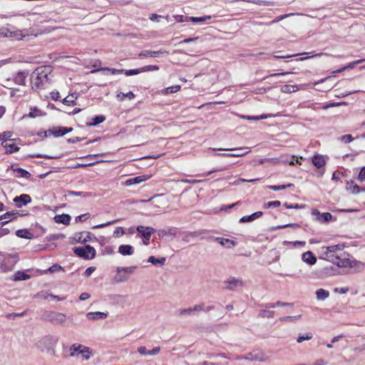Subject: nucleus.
Returning <instances> with one entry per match:
<instances>
[{
	"label": "nucleus",
	"instance_id": "obj_64",
	"mask_svg": "<svg viewBox=\"0 0 365 365\" xmlns=\"http://www.w3.org/2000/svg\"><path fill=\"white\" fill-rule=\"evenodd\" d=\"M138 351L140 354L143 356H148V351L145 346H140L138 348Z\"/></svg>",
	"mask_w": 365,
	"mask_h": 365
},
{
	"label": "nucleus",
	"instance_id": "obj_55",
	"mask_svg": "<svg viewBox=\"0 0 365 365\" xmlns=\"http://www.w3.org/2000/svg\"><path fill=\"white\" fill-rule=\"evenodd\" d=\"M191 309H192V313L193 312H200V311L205 310V304L204 303H201L200 304H196L194 307H191Z\"/></svg>",
	"mask_w": 365,
	"mask_h": 365
},
{
	"label": "nucleus",
	"instance_id": "obj_23",
	"mask_svg": "<svg viewBox=\"0 0 365 365\" xmlns=\"http://www.w3.org/2000/svg\"><path fill=\"white\" fill-rule=\"evenodd\" d=\"M118 252L123 255H132L134 253V247L130 245H122L118 247Z\"/></svg>",
	"mask_w": 365,
	"mask_h": 365
},
{
	"label": "nucleus",
	"instance_id": "obj_59",
	"mask_svg": "<svg viewBox=\"0 0 365 365\" xmlns=\"http://www.w3.org/2000/svg\"><path fill=\"white\" fill-rule=\"evenodd\" d=\"M294 14H284V15H282V16H279L277 17H276L272 22L271 24H273V23H277L284 19H286L287 17H289V16H293Z\"/></svg>",
	"mask_w": 365,
	"mask_h": 365
},
{
	"label": "nucleus",
	"instance_id": "obj_53",
	"mask_svg": "<svg viewBox=\"0 0 365 365\" xmlns=\"http://www.w3.org/2000/svg\"><path fill=\"white\" fill-rule=\"evenodd\" d=\"M118 221H119V219L114 220H112V221L107 222L106 223H103V224L95 225V226L93 227V229L103 228V227H107L108 225H113V224H115V222H117Z\"/></svg>",
	"mask_w": 365,
	"mask_h": 365
},
{
	"label": "nucleus",
	"instance_id": "obj_44",
	"mask_svg": "<svg viewBox=\"0 0 365 365\" xmlns=\"http://www.w3.org/2000/svg\"><path fill=\"white\" fill-rule=\"evenodd\" d=\"M269 116H271V115L262 114L261 115H255V116H254V115H242L241 117L244 119L258 120L266 119Z\"/></svg>",
	"mask_w": 365,
	"mask_h": 365
},
{
	"label": "nucleus",
	"instance_id": "obj_37",
	"mask_svg": "<svg viewBox=\"0 0 365 365\" xmlns=\"http://www.w3.org/2000/svg\"><path fill=\"white\" fill-rule=\"evenodd\" d=\"M180 89V86L176 85V86H170V87L163 89L161 93L163 94L168 95V94L176 93Z\"/></svg>",
	"mask_w": 365,
	"mask_h": 365
},
{
	"label": "nucleus",
	"instance_id": "obj_9",
	"mask_svg": "<svg viewBox=\"0 0 365 365\" xmlns=\"http://www.w3.org/2000/svg\"><path fill=\"white\" fill-rule=\"evenodd\" d=\"M72 131L71 128L53 126L48 129V135L56 138L61 137Z\"/></svg>",
	"mask_w": 365,
	"mask_h": 365
},
{
	"label": "nucleus",
	"instance_id": "obj_41",
	"mask_svg": "<svg viewBox=\"0 0 365 365\" xmlns=\"http://www.w3.org/2000/svg\"><path fill=\"white\" fill-rule=\"evenodd\" d=\"M137 268L136 266H130V267H118L116 271L117 272H125V274H131L134 272V270Z\"/></svg>",
	"mask_w": 365,
	"mask_h": 365
},
{
	"label": "nucleus",
	"instance_id": "obj_17",
	"mask_svg": "<svg viewBox=\"0 0 365 365\" xmlns=\"http://www.w3.org/2000/svg\"><path fill=\"white\" fill-rule=\"evenodd\" d=\"M312 163L313 165L319 169H322L324 168L326 164V160L324 155L316 154L312 157Z\"/></svg>",
	"mask_w": 365,
	"mask_h": 365
},
{
	"label": "nucleus",
	"instance_id": "obj_16",
	"mask_svg": "<svg viewBox=\"0 0 365 365\" xmlns=\"http://www.w3.org/2000/svg\"><path fill=\"white\" fill-rule=\"evenodd\" d=\"M150 176L148 175H139L133 178L128 179L125 181L124 185L126 186H130L133 185L140 184L148 180Z\"/></svg>",
	"mask_w": 365,
	"mask_h": 365
},
{
	"label": "nucleus",
	"instance_id": "obj_30",
	"mask_svg": "<svg viewBox=\"0 0 365 365\" xmlns=\"http://www.w3.org/2000/svg\"><path fill=\"white\" fill-rule=\"evenodd\" d=\"M216 150V148L213 149ZM218 150H235L237 153H233L232 154H244L245 155L248 153L250 152V149L249 148H219Z\"/></svg>",
	"mask_w": 365,
	"mask_h": 365
},
{
	"label": "nucleus",
	"instance_id": "obj_12",
	"mask_svg": "<svg viewBox=\"0 0 365 365\" xmlns=\"http://www.w3.org/2000/svg\"><path fill=\"white\" fill-rule=\"evenodd\" d=\"M245 359L251 361H266L267 357L264 352L261 351H255L247 354Z\"/></svg>",
	"mask_w": 365,
	"mask_h": 365
},
{
	"label": "nucleus",
	"instance_id": "obj_15",
	"mask_svg": "<svg viewBox=\"0 0 365 365\" xmlns=\"http://www.w3.org/2000/svg\"><path fill=\"white\" fill-rule=\"evenodd\" d=\"M168 54V51L160 49L159 51H143L139 53V58H143L145 57H157L159 54Z\"/></svg>",
	"mask_w": 365,
	"mask_h": 365
},
{
	"label": "nucleus",
	"instance_id": "obj_61",
	"mask_svg": "<svg viewBox=\"0 0 365 365\" xmlns=\"http://www.w3.org/2000/svg\"><path fill=\"white\" fill-rule=\"evenodd\" d=\"M192 314L191 307L187 308V309H181L179 310V315H190Z\"/></svg>",
	"mask_w": 365,
	"mask_h": 365
},
{
	"label": "nucleus",
	"instance_id": "obj_8",
	"mask_svg": "<svg viewBox=\"0 0 365 365\" xmlns=\"http://www.w3.org/2000/svg\"><path fill=\"white\" fill-rule=\"evenodd\" d=\"M58 339L55 336H46L43 337L37 344L38 347H45L47 350H53V346H56Z\"/></svg>",
	"mask_w": 365,
	"mask_h": 365
},
{
	"label": "nucleus",
	"instance_id": "obj_21",
	"mask_svg": "<svg viewBox=\"0 0 365 365\" xmlns=\"http://www.w3.org/2000/svg\"><path fill=\"white\" fill-rule=\"evenodd\" d=\"M262 214H263L262 212L258 211V212H255L252 213L250 215L243 216L242 217H241L240 219V222L245 223V222H252V221L255 220L256 219H258L259 217H260L262 215Z\"/></svg>",
	"mask_w": 365,
	"mask_h": 365
},
{
	"label": "nucleus",
	"instance_id": "obj_25",
	"mask_svg": "<svg viewBox=\"0 0 365 365\" xmlns=\"http://www.w3.org/2000/svg\"><path fill=\"white\" fill-rule=\"evenodd\" d=\"M346 190L351 194L356 195L361 192V187L354 180L348 181L346 186Z\"/></svg>",
	"mask_w": 365,
	"mask_h": 365
},
{
	"label": "nucleus",
	"instance_id": "obj_54",
	"mask_svg": "<svg viewBox=\"0 0 365 365\" xmlns=\"http://www.w3.org/2000/svg\"><path fill=\"white\" fill-rule=\"evenodd\" d=\"M354 140V138L350 134L344 135L340 138V140L344 143H349Z\"/></svg>",
	"mask_w": 365,
	"mask_h": 365
},
{
	"label": "nucleus",
	"instance_id": "obj_14",
	"mask_svg": "<svg viewBox=\"0 0 365 365\" xmlns=\"http://www.w3.org/2000/svg\"><path fill=\"white\" fill-rule=\"evenodd\" d=\"M14 202H16L17 207L21 208L24 205H26L28 203L31 202V198L30 195L27 194H22L19 196H16L14 199Z\"/></svg>",
	"mask_w": 365,
	"mask_h": 365
},
{
	"label": "nucleus",
	"instance_id": "obj_13",
	"mask_svg": "<svg viewBox=\"0 0 365 365\" xmlns=\"http://www.w3.org/2000/svg\"><path fill=\"white\" fill-rule=\"evenodd\" d=\"M2 146L6 149V153L17 152L19 148L14 143V139L5 140L1 143Z\"/></svg>",
	"mask_w": 365,
	"mask_h": 365
},
{
	"label": "nucleus",
	"instance_id": "obj_57",
	"mask_svg": "<svg viewBox=\"0 0 365 365\" xmlns=\"http://www.w3.org/2000/svg\"><path fill=\"white\" fill-rule=\"evenodd\" d=\"M62 269H63V268L61 265H59L58 264H54L48 269V271L53 273V272H58V271H60Z\"/></svg>",
	"mask_w": 365,
	"mask_h": 365
},
{
	"label": "nucleus",
	"instance_id": "obj_18",
	"mask_svg": "<svg viewBox=\"0 0 365 365\" xmlns=\"http://www.w3.org/2000/svg\"><path fill=\"white\" fill-rule=\"evenodd\" d=\"M108 317L107 312H88L86 314V317L89 320L95 321L98 319H103Z\"/></svg>",
	"mask_w": 365,
	"mask_h": 365
},
{
	"label": "nucleus",
	"instance_id": "obj_29",
	"mask_svg": "<svg viewBox=\"0 0 365 365\" xmlns=\"http://www.w3.org/2000/svg\"><path fill=\"white\" fill-rule=\"evenodd\" d=\"M365 61V59H359V60H357V61H352L351 63H349L348 65L341 68L340 69H338L336 71H334L332 73H341L344 71H345L346 69H352L354 68L357 64H359L362 62H364Z\"/></svg>",
	"mask_w": 365,
	"mask_h": 365
},
{
	"label": "nucleus",
	"instance_id": "obj_50",
	"mask_svg": "<svg viewBox=\"0 0 365 365\" xmlns=\"http://www.w3.org/2000/svg\"><path fill=\"white\" fill-rule=\"evenodd\" d=\"M159 66L157 65H148L145 66L143 67H141V71L143 72H148V71H158Z\"/></svg>",
	"mask_w": 365,
	"mask_h": 365
},
{
	"label": "nucleus",
	"instance_id": "obj_24",
	"mask_svg": "<svg viewBox=\"0 0 365 365\" xmlns=\"http://www.w3.org/2000/svg\"><path fill=\"white\" fill-rule=\"evenodd\" d=\"M82 350L87 351V346L78 344H74L70 347V356H77L78 354H80Z\"/></svg>",
	"mask_w": 365,
	"mask_h": 365
},
{
	"label": "nucleus",
	"instance_id": "obj_47",
	"mask_svg": "<svg viewBox=\"0 0 365 365\" xmlns=\"http://www.w3.org/2000/svg\"><path fill=\"white\" fill-rule=\"evenodd\" d=\"M293 185H294L291 184V183L287 184V185H270L268 187V188L272 190L278 191V190H284L287 187H290Z\"/></svg>",
	"mask_w": 365,
	"mask_h": 365
},
{
	"label": "nucleus",
	"instance_id": "obj_33",
	"mask_svg": "<svg viewBox=\"0 0 365 365\" xmlns=\"http://www.w3.org/2000/svg\"><path fill=\"white\" fill-rule=\"evenodd\" d=\"M16 235L17 237L24 239H31V237H33V235L28 230L26 229L18 230L16 232Z\"/></svg>",
	"mask_w": 365,
	"mask_h": 365
},
{
	"label": "nucleus",
	"instance_id": "obj_5",
	"mask_svg": "<svg viewBox=\"0 0 365 365\" xmlns=\"http://www.w3.org/2000/svg\"><path fill=\"white\" fill-rule=\"evenodd\" d=\"M23 32L19 29L11 30L6 27H1L0 28V38L9 37L20 40L26 36Z\"/></svg>",
	"mask_w": 365,
	"mask_h": 365
},
{
	"label": "nucleus",
	"instance_id": "obj_52",
	"mask_svg": "<svg viewBox=\"0 0 365 365\" xmlns=\"http://www.w3.org/2000/svg\"><path fill=\"white\" fill-rule=\"evenodd\" d=\"M125 234V231L122 227H118L114 230L113 236L115 238H118Z\"/></svg>",
	"mask_w": 365,
	"mask_h": 365
},
{
	"label": "nucleus",
	"instance_id": "obj_40",
	"mask_svg": "<svg viewBox=\"0 0 365 365\" xmlns=\"http://www.w3.org/2000/svg\"><path fill=\"white\" fill-rule=\"evenodd\" d=\"M106 120L103 115H97L92 119V122L88 123L91 126H96L98 124L103 123Z\"/></svg>",
	"mask_w": 365,
	"mask_h": 365
},
{
	"label": "nucleus",
	"instance_id": "obj_3",
	"mask_svg": "<svg viewBox=\"0 0 365 365\" xmlns=\"http://www.w3.org/2000/svg\"><path fill=\"white\" fill-rule=\"evenodd\" d=\"M75 255L83 259H92L96 257V252L91 245L76 247L73 249Z\"/></svg>",
	"mask_w": 365,
	"mask_h": 365
},
{
	"label": "nucleus",
	"instance_id": "obj_11",
	"mask_svg": "<svg viewBox=\"0 0 365 365\" xmlns=\"http://www.w3.org/2000/svg\"><path fill=\"white\" fill-rule=\"evenodd\" d=\"M136 230L141 235V237L145 240L149 241L150 236L155 232V229L150 227H145L143 225H139L136 227Z\"/></svg>",
	"mask_w": 365,
	"mask_h": 365
},
{
	"label": "nucleus",
	"instance_id": "obj_35",
	"mask_svg": "<svg viewBox=\"0 0 365 365\" xmlns=\"http://www.w3.org/2000/svg\"><path fill=\"white\" fill-rule=\"evenodd\" d=\"M207 232L206 230H200L195 232H190V235H192L194 238L199 237L200 240L207 239L205 234Z\"/></svg>",
	"mask_w": 365,
	"mask_h": 365
},
{
	"label": "nucleus",
	"instance_id": "obj_10",
	"mask_svg": "<svg viewBox=\"0 0 365 365\" xmlns=\"http://www.w3.org/2000/svg\"><path fill=\"white\" fill-rule=\"evenodd\" d=\"M312 215L316 217V220L321 223L328 222L332 217V215L329 212H323L321 214L317 209H314L312 211Z\"/></svg>",
	"mask_w": 365,
	"mask_h": 365
},
{
	"label": "nucleus",
	"instance_id": "obj_43",
	"mask_svg": "<svg viewBox=\"0 0 365 365\" xmlns=\"http://www.w3.org/2000/svg\"><path fill=\"white\" fill-rule=\"evenodd\" d=\"M210 19H211V16H204L202 17L190 16V17H189V21H192V22L196 24V23L204 22L207 20H210Z\"/></svg>",
	"mask_w": 365,
	"mask_h": 365
},
{
	"label": "nucleus",
	"instance_id": "obj_38",
	"mask_svg": "<svg viewBox=\"0 0 365 365\" xmlns=\"http://www.w3.org/2000/svg\"><path fill=\"white\" fill-rule=\"evenodd\" d=\"M92 195L90 192H76V191H68L67 196L69 197H91Z\"/></svg>",
	"mask_w": 365,
	"mask_h": 365
},
{
	"label": "nucleus",
	"instance_id": "obj_2",
	"mask_svg": "<svg viewBox=\"0 0 365 365\" xmlns=\"http://www.w3.org/2000/svg\"><path fill=\"white\" fill-rule=\"evenodd\" d=\"M50 71V67L41 66L37 68L31 76L32 88L35 90L45 89L46 86L49 83L48 76Z\"/></svg>",
	"mask_w": 365,
	"mask_h": 365
},
{
	"label": "nucleus",
	"instance_id": "obj_48",
	"mask_svg": "<svg viewBox=\"0 0 365 365\" xmlns=\"http://www.w3.org/2000/svg\"><path fill=\"white\" fill-rule=\"evenodd\" d=\"M313 337V334L311 332L307 333L306 334H299L297 341L298 343H302L304 340H310Z\"/></svg>",
	"mask_w": 365,
	"mask_h": 365
},
{
	"label": "nucleus",
	"instance_id": "obj_6",
	"mask_svg": "<svg viewBox=\"0 0 365 365\" xmlns=\"http://www.w3.org/2000/svg\"><path fill=\"white\" fill-rule=\"evenodd\" d=\"M73 239L76 242L86 243L88 241H97V237L91 232L84 231L76 233Z\"/></svg>",
	"mask_w": 365,
	"mask_h": 365
},
{
	"label": "nucleus",
	"instance_id": "obj_49",
	"mask_svg": "<svg viewBox=\"0 0 365 365\" xmlns=\"http://www.w3.org/2000/svg\"><path fill=\"white\" fill-rule=\"evenodd\" d=\"M41 115H43V112L37 108H31L30 113H29V116L30 118H36Z\"/></svg>",
	"mask_w": 365,
	"mask_h": 365
},
{
	"label": "nucleus",
	"instance_id": "obj_51",
	"mask_svg": "<svg viewBox=\"0 0 365 365\" xmlns=\"http://www.w3.org/2000/svg\"><path fill=\"white\" fill-rule=\"evenodd\" d=\"M142 73L141 68H135V69H129V70H125L123 73L126 76H133L137 75Z\"/></svg>",
	"mask_w": 365,
	"mask_h": 365
},
{
	"label": "nucleus",
	"instance_id": "obj_45",
	"mask_svg": "<svg viewBox=\"0 0 365 365\" xmlns=\"http://www.w3.org/2000/svg\"><path fill=\"white\" fill-rule=\"evenodd\" d=\"M268 309H262L259 313V316L261 317L272 318L274 315V311L267 310Z\"/></svg>",
	"mask_w": 365,
	"mask_h": 365
},
{
	"label": "nucleus",
	"instance_id": "obj_31",
	"mask_svg": "<svg viewBox=\"0 0 365 365\" xmlns=\"http://www.w3.org/2000/svg\"><path fill=\"white\" fill-rule=\"evenodd\" d=\"M316 296L318 300L323 301L329 297V292L321 288L316 291Z\"/></svg>",
	"mask_w": 365,
	"mask_h": 365
},
{
	"label": "nucleus",
	"instance_id": "obj_60",
	"mask_svg": "<svg viewBox=\"0 0 365 365\" xmlns=\"http://www.w3.org/2000/svg\"><path fill=\"white\" fill-rule=\"evenodd\" d=\"M90 217L89 213H86L83 215H78L76 217V222H84Z\"/></svg>",
	"mask_w": 365,
	"mask_h": 365
},
{
	"label": "nucleus",
	"instance_id": "obj_62",
	"mask_svg": "<svg viewBox=\"0 0 365 365\" xmlns=\"http://www.w3.org/2000/svg\"><path fill=\"white\" fill-rule=\"evenodd\" d=\"M284 205L287 209H299L302 207V206L299 204H289L287 202H285Z\"/></svg>",
	"mask_w": 365,
	"mask_h": 365
},
{
	"label": "nucleus",
	"instance_id": "obj_26",
	"mask_svg": "<svg viewBox=\"0 0 365 365\" xmlns=\"http://www.w3.org/2000/svg\"><path fill=\"white\" fill-rule=\"evenodd\" d=\"M27 73L23 71H19L14 78V81L20 86H24Z\"/></svg>",
	"mask_w": 365,
	"mask_h": 365
},
{
	"label": "nucleus",
	"instance_id": "obj_28",
	"mask_svg": "<svg viewBox=\"0 0 365 365\" xmlns=\"http://www.w3.org/2000/svg\"><path fill=\"white\" fill-rule=\"evenodd\" d=\"M78 98V95L76 93H72L67 96L66 98L63 99V103L66 106H75L76 105V101Z\"/></svg>",
	"mask_w": 365,
	"mask_h": 365
},
{
	"label": "nucleus",
	"instance_id": "obj_56",
	"mask_svg": "<svg viewBox=\"0 0 365 365\" xmlns=\"http://www.w3.org/2000/svg\"><path fill=\"white\" fill-rule=\"evenodd\" d=\"M80 354H81L83 360H88L91 357L90 349L88 347H87V351L82 350V351L80 353Z\"/></svg>",
	"mask_w": 365,
	"mask_h": 365
},
{
	"label": "nucleus",
	"instance_id": "obj_42",
	"mask_svg": "<svg viewBox=\"0 0 365 365\" xmlns=\"http://www.w3.org/2000/svg\"><path fill=\"white\" fill-rule=\"evenodd\" d=\"M148 262L153 264H156L159 263L161 265H163L165 264V257L155 258L154 256H150L148 257Z\"/></svg>",
	"mask_w": 365,
	"mask_h": 365
},
{
	"label": "nucleus",
	"instance_id": "obj_46",
	"mask_svg": "<svg viewBox=\"0 0 365 365\" xmlns=\"http://www.w3.org/2000/svg\"><path fill=\"white\" fill-rule=\"evenodd\" d=\"M128 279V277L125 274L117 273L114 277V280L117 283L123 282Z\"/></svg>",
	"mask_w": 365,
	"mask_h": 365
},
{
	"label": "nucleus",
	"instance_id": "obj_22",
	"mask_svg": "<svg viewBox=\"0 0 365 365\" xmlns=\"http://www.w3.org/2000/svg\"><path fill=\"white\" fill-rule=\"evenodd\" d=\"M11 169L13 170L14 173H15V177L16 178H22L25 179H29L31 177V173H29L27 170L21 168H14L11 167Z\"/></svg>",
	"mask_w": 365,
	"mask_h": 365
},
{
	"label": "nucleus",
	"instance_id": "obj_27",
	"mask_svg": "<svg viewBox=\"0 0 365 365\" xmlns=\"http://www.w3.org/2000/svg\"><path fill=\"white\" fill-rule=\"evenodd\" d=\"M55 222L57 223H62L63 225H69L71 222V216L67 214H62L56 215L54 217Z\"/></svg>",
	"mask_w": 365,
	"mask_h": 365
},
{
	"label": "nucleus",
	"instance_id": "obj_7",
	"mask_svg": "<svg viewBox=\"0 0 365 365\" xmlns=\"http://www.w3.org/2000/svg\"><path fill=\"white\" fill-rule=\"evenodd\" d=\"M224 289L230 291H235L237 288L243 286V282L241 279H237L234 277H230L223 282Z\"/></svg>",
	"mask_w": 365,
	"mask_h": 365
},
{
	"label": "nucleus",
	"instance_id": "obj_58",
	"mask_svg": "<svg viewBox=\"0 0 365 365\" xmlns=\"http://www.w3.org/2000/svg\"><path fill=\"white\" fill-rule=\"evenodd\" d=\"M280 205H281L280 201L275 200V201L268 202L267 203H266L264 205V207L266 208H268V207H277L280 206Z\"/></svg>",
	"mask_w": 365,
	"mask_h": 365
},
{
	"label": "nucleus",
	"instance_id": "obj_20",
	"mask_svg": "<svg viewBox=\"0 0 365 365\" xmlns=\"http://www.w3.org/2000/svg\"><path fill=\"white\" fill-rule=\"evenodd\" d=\"M302 259L309 265H313L317 262V257L313 255L311 251H307L302 254Z\"/></svg>",
	"mask_w": 365,
	"mask_h": 365
},
{
	"label": "nucleus",
	"instance_id": "obj_34",
	"mask_svg": "<svg viewBox=\"0 0 365 365\" xmlns=\"http://www.w3.org/2000/svg\"><path fill=\"white\" fill-rule=\"evenodd\" d=\"M299 90L297 85H284L281 87V91L285 93H292Z\"/></svg>",
	"mask_w": 365,
	"mask_h": 365
},
{
	"label": "nucleus",
	"instance_id": "obj_19",
	"mask_svg": "<svg viewBox=\"0 0 365 365\" xmlns=\"http://www.w3.org/2000/svg\"><path fill=\"white\" fill-rule=\"evenodd\" d=\"M215 240L220 245L227 248H232L237 245V242L232 240L223 237H215Z\"/></svg>",
	"mask_w": 365,
	"mask_h": 365
},
{
	"label": "nucleus",
	"instance_id": "obj_4",
	"mask_svg": "<svg viewBox=\"0 0 365 365\" xmlns=\"http://www.w3.org/2000/svg\"><path fill=\"white\" fill-rule=\"evenodd\" d=\"M42 319L53 324H60L66 321V316L63 313L57 312L45 311L42 315Z\"/></svg>",
	"mask_w": 365,
	"mask_h": 365
},
{
	"label": "nucleus",
	"instance_id": "obj_32",
	"mask_svg": "<svg viewBox=\"0 0 365 365\" xmlns=\"http://www.w3.org/2000/svg\"><path fill=\"white\" fill-rule=\"evenodd\" d=\"M30 278V275L21 271H17L12 277L14 281L26 280Z\"/></svg>",
	"mask_w": 365,
	"mask_h": 365
},
{
	"label": "nucleus",
	"instance_id": "obj_63",
	"mask_svg": "<svg viewBox=\"0 0 365 365\" xmlns=\"http://www.w3.org/2000/svg\"><path fill=\"white\" fill-rule=\"evenodd\" d=\"M358 180L361 182L365 180V166L361 169L358 175Z\"/></svg>",
	"mask_w": 365,
	"mask_h": 365
},
{
	"label": "nucleus",
	"instance_id": "obj_1",
	"mask_svg": "<svg viewBox=\"0 0 365 365\" xmlns=\"http://www.w3.org/2000/svg\"><path fill=\"white\" fill-rule=\"evenodd\" d=\"M344 245L337 244L324 246L320 248L322 257L338 267L353 268L354 272H359L364 269V264L351 257L347 252H343Z\"/></svg>",
	"mask_w": 365,
	"mask_h": 365
},
{
	"label": "nucleus",
	"instance_id": "obj_36",
	"mask_svg": "<svg viewBox=\"0 0 365 365\" xmlns=\"http://www.w3.org/2000/svg\"><path fill=\"white\" fill-rule=\"evenodd\" d=\"M135 94L132 91H129L127 93L119 92L116 96L117 98L120 101H124L125 98H128V99L132 100L135 98Z\"/></svg>",
	"mask_w": 365,
	"mask_h": 365
},
{
	"label": "nucleus",
	"instance_id": "obj_39",
	"mask_svg": "<svg viewBox=\"0 0 365 365\" xmlns=\"http://www.w3.org/2000/svg\"><path fill=\"white\" fill-rule=\"evenodd\" d=\"M108 71L113 75L121 74V73H123V72H124V69L110 68H107V67L101 68L96 70V71ZM93 72H95V71Z\"/></svg>",
	"mask_w": 365,
	"mask_h": 365
}]
</instances>
